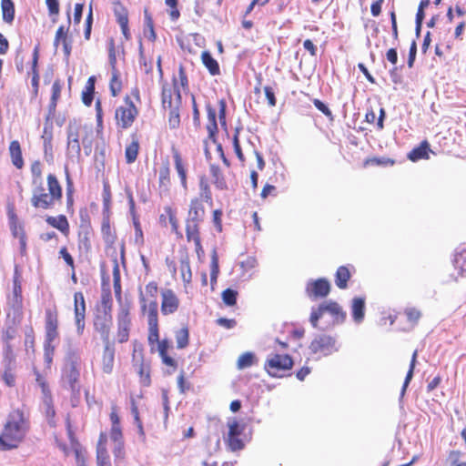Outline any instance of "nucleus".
I'll return each instance as SVG.
<instances>
[{"label": "nucleus", "mask_w": 466, "mask_h": 466, "mask_svg": "<svg viewBox=\"0 0 466 466\" xmlns=\"http://www.w3.org/2000/svg\"><path fill=\"white\" fill-rule=\"evenodd\" d=\"M350 278V273L347 267L340 266L336 272L335 275V283L336 285L343 289L347 288V283Z\"/></svg>", "instance_id": "obj_35"}, {"label": "nucleus", "mask_w": 466, "mask_h": 466, "mask_svg": "<svg viewBox=\"0 0 466 466\" xmlns=\"http://www.w3.org/2000/svg\"><path fill=\"white\" fill-rule=\"evenodd\" d=\"M58 316L56 309L46 310V339L47 342H56L58 339Z\"/></svg>", "instance_id": "obj_14"}, {"label": "nucleus", "mask_w": 466, "mask_h": 466, "mask_svg": "<svg viewBox=\"0 0 466 466\" xmlns=\"http://www.w3.org/2000/svg\"><path fill=\"white\" fill-rule=\"evenodd\" d=\"M309 350L313 354L320 353L323 356H329L339 351V345L334 337L326 334H319L311 341Z\"/></svg>", "instance_id": "obj_5"}, {"label": "nucleus", "mask_w": 466, "mask_h": 466, "mask_svg": "<svg viewBox=\"0 0 466 466\" xmlns=\"http://www.w3.org/2000/svg\"><path fill=\"white\" fill-rule=\"evenodd\" d=\"M46 222L60 230L62 233H66L68 231L69 224L68 221L64 215H59L58 217H47Z\"/></svg>", "instance_id": "obj_34"}, {"label": "nucleus", "mask_w": 466, "mask_h": 466, "mask_svg": "<svg viewBox=\"0 0 466 466\" xmlns=\"http://www.w3.org/2000/svg\"><path fill=\"white\" fill-rule=\"evenodd\" d=\"M139 149L138 138L136 134L132 135V142L127 146L125 150V157L127 164L134 163L137 157Z\"/></svg>", "instance_id": "obj_29"}, {"label": "nucleus", "mask_w": 466, "mask_h": 466, "mask_svg": "<svg viewBox=\"0 0 466 466\" xmlns=\"http://www.w3.org/2000/svg\"><path fill=\"white\" fill-rule=\"evenodd\" d=\"M80 357L74 352L68 353L62 368L61 382L63 387L69 390L74 395L80 392Z\"/></svg>", "instance_id": "obj_3"}, {"label": "nucleus", "mask_w": 466, "mask_h": 466, "mask_svg": "<svg viewBox=\"0 0 466 466\" xmlns=\"http://www.w3.org/2000/svg\"><path fill=\"white\" fill-rule=\"evenodd\" d=\"M165 4L169 8L168 14L171 20H177L180 16V12L178 10V0H165Z\"/></svg>", "instance_id": "obj_46"}, {"label": "nucleus", "mask_w": 466, "mask_h": 466, "mask_svg": "<svg viewBox=\"0 0 466 466\" xmlns=\"http://www.w3.org/2000/svg\"><path fill=\"white\" fill-rule=\"evenodd\" d=\"M134 100L126 96L123 104L116 110L115 116H136L138 114L137 104L140 103L139 91L137 88L132 90Z\"/></svg>", "instance_id": "obj_9"}, {"label": "nucleus", "mask_w": 466, "mask_h": 466, "mask_svg": "<svg viewBox=\"0 0 466 466\" xmlns=\"http://www.w3.org/2000/svg\"><path fill=\"white\" fill-rule=\"evenodd\" d=\"M228 436H240L246 429V424L240 423L237 420H232L228 422Z\"/></svg>", "instance_id": "obj_42"}, {"label": "nucleus", "mask_w": 466, "mask_h": 466, "mask_svg": "<svg viewBox=\"0 0 466 466\" xmlns=\"http://www.w3.org/2000/svg\"><path fill=\"white\" fill-rule=\"evenodd\" d=\"M31 204L35 208H52L56 200L49 194L45 192L43 185L34 186L32 191Z\"/></svg>", "instance_id": "obj_11"}, {"label": "nucleus", "mask_w": 466, "mask_h": 466, "mask_svg": "<svg viewBox=\"0 0 466 466\" xmlns=\"http://www.w3.org/2000/svg\"><path fill=\"white\" fill-rule=\"evenodd\" d=\"M208 116H225L226 102L223 99H215L207 105Z\"/></svg>", "instance_id": "obj_25"}, {"label": "nucleus", "mask_w": 466, "mask_h": 466, "mask_svg": "<svg viewBox=\"0 0 466 466\" xmlns=\"http://www.w3.org/2000/svg\"><path fill=\"white\" fill-rule=\"evenodd\" d=\"M219 273L218 267V257L217 251L214 249L211 254V262H210V283L212 289H214V285L217 283V279Z\"/></svg>", "instance_id": "obj_38"}, {"label": "nucleus", "mask_w": 466, "mask_h": 466, "mask_svg": "<svg viewBox=\"0 0 466 466\" xmlns=\"http://www.w3.org/2000/svg\"><path fill=\"white\" fill-rule=\"evenodd\" d=\"M417 354H418L417 350H415L412 354V358H411L410 364V369L407 372V375H406V378H405V380H404V383H403V386H402V389L400 391V398H402L404 396V394L406 392V389L413 377V370H414V368L416 365Z\"/></svg>", "instance_id": "obj_40"}, {"label": "nucleus", "mask_w": 466, "mask_h": 466, "mask_svg": "<svg viewBox=\"0 0 466 466\" xmlns=\"http://www.w3.org/2000/svg\"><path fill=\"white\" fill-rule=\"evenodd\" d=\"M110 439L116 443L123 441V435L120 426H112Z\"/></svg>", "instance_id": "obj_59"}, {"label": "nucleus", "mask_w": 466, "mask_h": 466, "mask_svg": "<svg viewBox=\"0 0 466 466\" xmlns=\"http://www.w3.org/2000/svg\"><path fill=\"white\" fill-rule=\"evenodd\" d=\"M238 292L231 289H227L222 292V300L227 306H234L237 302Z\"/></svg>", "instance_id": "obj_47"}, {"label": "nucleus", "mask_w": 466, "mask_h": 466, "mask_svg": "<svg viewBox=\"0 0 466 466\" xmlns=\"http://www.w3.org/2000/svg\"><path fill=\"white\" fill-rule=\"evenodd\" d=\"M255 355L251 352H246L239 356L238 360V368L243 370L253 365Z\"/></svg>", "instance_id": "obj_45"}, {"label": "nucleus", "mask_w": 466, "mask_h": 466, "mask_svg": "<svg viewBox=\"0 0 466 466\" xmlns=\"http://www.w3.org/2000/svg\"><path fill=\"white\" fill-rule=\"evenodd\" d=\"M113 11L116 20L121 28V32L125 40H130L131 33L128 26V11L127 7L119 0H117L114 2Z\"/></svg>", "instance_id": "obj_12"}, {"label": "nucleus", "mask_w": 466, "mask_h": 466, "mask_svg": "<svg viewBox=\"0 0 466 466\" xmlns=\"http://www.w3.org/2000/svg\"><path fill=\"white\" fill-rule=\"evenodd\" d=\"M32 184L33 186L43 185L42 181V165L39 161H35L31 165Z\"/></svg>", "instance_id": "obj_41"}, {"label": "nucleus", "mask_w": 466, "mask_h": 466, "mask_svg": "<svg viewBox=\"0 0 466 466\" xmlns=\"http://www.w3.org/2000/svg\"><path fill=\"white\" fill-rule=\"evenodd\" d=\"M405 314L411 322H416L420 318V312L416 309H407Z\"/></svg>", "instance_id": "obj_64"}, {"label": "nucleus", "mask_w": 466, "mask_h": 466, "mask_svg": "<svg viewBox=\"0 0 466 466\" xmlns=\"http://www.w3.org/2000/svg\"><path fill=\"white\" fill-rule=\"evenodd\" d=\"M416 54H417V45H416V42L413 41L410 46V50H409V57H408V66L409 68H411L413 67V65H414V61H415V58H416Z\"/></svg>", "instance_id": "obj_61"}, {"label": "nucleus", "mask_w": 466, "mask_h": 466, "mask_svg": "<svg viewBox=\"0 0 466 466\" xmlns=\"http://www.w3.org/2000/svg\"><path fill=\"white\" fill-rule=\"evenodd\" d=\"M105 349L102 358V369L105 373H111L114 367L115 350L109 342L105 343Z\"/></svg>", "instance_id": "obj_22"}, {"label": "nucleus", "mask_w": 466, "mask_h": 466, "mask_svg": "<svg viewBox=\"0 0 466 466\" xmlns=\"http://www.w3.org/2000/svg\"><path fill=\"white\" fill-rule=\"evenodd\" d=\"M188 329L187 328H182L176 333V340L177 349H184L188 344Z\"/></svg>", "instance_id": "obj_44"}, {"label": "nucleus", "mask_w": 466, "mask_h": 466, "mask_svg": "<svg viewBox=\"0 0 466 466\" xmlns=\"http://www.w3.org/2000/svg\"><path fill=\"white\" fill-rule=\"evenodd\" d=\"M131 412L134 416V419H135V422L138 428V432L141 436H144L145 433H144V429H143V425H142V422L140 420V418H139V413H138V409L135 403L134 400H132V405H131Z\"/></svg>", "instance_id": "obj_53"}, {"label": "nucleus", "mask_w": 466, "mask_h": 466, "mask_svg": "<svg viewBox=\"0 0 466 466\" xmlns=\"http://www.w3.org/2000/svg\"><path fill=\"white\" fill-rule=\"evenodd\" d=\"M430 147L427 141H423L419 147L413 148L409 154L408 158L413 162L420 159L429 158Z\"/></svg>", "instance_id": "obj_27"}, {"label": "nucleus", "mask_w": 466, "mask_h": 466, "mask_svg": "<svg viewBox=\"0 0 466 466\" xmlns=\"http://www.w3.org/2000/svg\"><path fill=\"white\" fill-rule=\"evenodd\" d=\"M67 31L68 27L66 28L64 25H60L56 32L54 39V46L56 47H57L60 43L62 44L66 57L70 56L72 50L71 42L67 36Z\"/></svg>", "instance_id": "obj_20"}, {"label": "nucleus", "mask_w": 466, "mask_h": 466, "mask_svg": "<svg viewBox=\"0 0 466 466\" xmlns=\"http://www.w3.org/2000/svg\"><path fill=\"white\" fill-rule=\"evenodd\" d=\"M293 366V360L289 355L276 354L268 358L265 369L272 377H280L279 372L289 370Z\"/></svg>", "instance_id": "obj_7"}, {"label": "nucleus", "mask_w": 466, "mask_h": 466, "mask_svg": "<svg viewBox=\"0 0 466 466\" xmlns=\"http://www.w3.org/2000/svg\"><path fill=\"white\" fill-rule=\"evenodd\" d=\"M82 132L87 134L88 132L92 133L93 130L91 127L88 129L86 126L78 127L76 125V120L75 119L73 123H70L68 127V141L72 139L74 140V138L79 140V137L81 136Z\"/></svg>", "instance_id": "obj_37"}, {"label": "nucleus", "mask_w": 466, "mask_h": 466, "mask_svg": "<svg viewBox=\"0 0 466 466\" xmlns=\"http://www.w3.org/2000/svg\"><path fill=\"white\" fill-rule=\"evenodd\" d=\"M330 291V284L326 279L309 280L306 286V293L309 298H324Z\"/></svg>", "instance_id": "obj_15"}, {"label": "nucleus", "mask_w": 466, "mask_h": 466, "mask_svg": "<svg viewBox=\"0 0 466 466\" xmlns=\"http://www.w3.org/2000/svg\"><path fill=\"white\" fill-rule=\"evenodd\" d=\"M200 57L202 64L205 66L211 76H218L220 74L219 65L218 61L212 56L209 51H203Z\"/></svg>", "instance_id": "obj_24"}, {"label": "nucleus", "mask_w": 466, "mask_h": 466, "mask_svg": "<svg viewBox=\"0 0 466 466\" xmlns=\"http://www.w3.org/2000/svg\"><path fill=\"white\" fill-rule=\"evenodd\" d=\"M187 241H193L196 248V252L198 256L204 253L203 248L201 246L200 237H199V231H195L192 233L188 232L186 233Z\"/></svg>", "instance_id": "obj_50"}, {"label": "nucleus", "mask_w": 466, "mask_h": 466, "mask_svg": "<svg viewBox=\"0 0 466 466\" xmlns=\"http://www.w3.org/2000/svg\"><path fill=\"white\" fill-rule=\"evenodd\" d=\"M351 314L353 320L360 324L363 321L365 316V299L364 298H354L351 305Z\"/></svg>", "instance_id": "obj_23"}, {"label": "nucleus", "mask_w": 466, "mask_h": 466, "mask_svg": "<svg viewBox=\"0 0 466 466\" xmlns=\"http://www.w3.org/2000/svg\"><path fill=\"white\" fill-rule=\"evenodd\" d=\"M157 285L156 282H149L145 289V294L143 290L139 289V302L141 304V309L145 311L147 308L149 309V302L157 301Z\"/></svg>", "instance_id": "obj_18"}, {"label": "nucleus", "mask_w": 466, "mask_h": 466, "mask_svg": "<svg viewBox=\"0 0 466 466\" xmlns=\"http://www.w3.org/2000/svg\"><path fill=\"white\" fill-rule=\"evenodd\" d=\"M205 208L201 199L193 198L189 205V210L186 221V233L199 231V224L203 221Z\"/></svg>", "instance_id": "obj_6"}, {"label": "nucleus", "mask_w": 466, "mask_h": 466, "mask_svg": "<svg viewBox=\"0 0 466 466\" xmlns=\"http://www.w3.org/2000/svg\"><path fill=\"white\" fill-rule=\"evenodd\" d=\"M179 306V300L173 290L165 289L162 291L161 312L164 315H169L177 311Z\"/></svg>", "instance_id": "obj_17"}, {"label": "nucleus", "mask_w": 466, "mask_h": 466, "mask_svg": "<svg viewBox=\"0 0 466 466\" xmlns=\"http://www.w3.org/2000/svg\"><path fill=\"white\" fill-rule=\"evenodd\" d=\"M29 430V422L24 413L14 410L7 418L2 434H0V449L3 451L17 448Z\"/></svg>", "instance_id": "obj_2"}, {"label": "nucleus", "mask_w": 466, "mask_h": 466, "mask_svg": "<svg viewBox=\"0 0 466 466\" xmlns=\"http://www.w3.org/2000/svg\"><path fill=\"white\" fill-rule=\"evenodd\" d=\"M216 119L217 118H209V122L207 126L208 138L212 140L214 144H217V133L218 130Z\"/></svg>", "instance_id": "obj_52"}, {"label": "nucleus", "mask_w": 466, "mask_h": 466, "mask_svg": "<svg viewBox=\"0 0 466 466\" xmlns=\"http://www.w3.org/2000/svg\"><path fill=\"white\" fill-rule=\"evenodd\" d=\"M169 167L167 165L164 166L159 170V182L161 186H167L170 182L169 178Z\"/></svg>", "instance_id": "obj_56"}, {"label": "nucleus", "mask_w": 466, "mask_h": 466, "mask_svg": "<svg viewBox=\"0 0 466 466\" xmlns=\"http://www.w3.org/2000/svg\"><path fill=\"white\" fill-rule=\"evenodd\" d=\"M92 23H93V14H92V9L90 8L89 13L86 19V28H85V33H84L85 38L86 40H89V38H90Z\"/></svg>", "instance_id": "obj_60"}, {"label": "nucleus", "mask_w": 466, "mask_h": 466, "mask_svg": "<svg viewBox=\"0 0 466 466\" xmlns=\"http://www.w3.org/2000/svg\"><path fill=\"white\" fill-rule=\"evenodd\" d=\"M1 11L3 20L7 24H12L15 19V5L12 0H1Z\"/></svg>", "instance_id": "obj_30"}, {"label": "nucleus", "mask_w": 466, "mask_h": 466, "mask_svg": "<svg viewBox=\"0 0 466 466\" xmlns=\"http://www.w3.org/2000/svg\"><path fill=\"white\" fill-rule=\"evenodd\" d=\"M95 329L100 333L101 338L105 343L109 342V335L112 326V314L110 309L106 307V311H99L96 316L94 322Z\"/></svg>", "instance_id": "obj_10"}, {"label": "nucleus", "mask_w": 466, "mask_h": 466, "mask_svg": "<svg viewBox=\"0 0 466 466\" xmlns=\"http://www.w3.org/2000/svg\"><path fill=\"white\" fill-rule=\"evenodd\" d=\"M47 187L48 194L52 196L56 201L60 200L62 198V187L55 175L49 174L47 176Z\"/></svg>", "instance_id": "obj_31"}, {"label": "nucleus", "mask_w": 466, "mask_h": 466, "mask_svg": "<svg viewBox=\"0 0 466 466\" xmlns=\"http://www.w3.org/2000/svg\"><path fill=\"white\" fill-rule=\"evenodd\" d=\"M122 87L123 85L120 78V72L119 70H114V72H111V78L109 81V90L112 96H117L121 93Z\"/></svg>", "instance_id": "obj_33"}, {"label": "nucleus", "mask_w": 466, "mask_h": 466, "mask_svg": "<svg viewBox=\"0 0 466 466\" xmlns=\"http://www.w3.org/2000/svg\"><path fill=\"white\" fill-rule=\"evenodd\" d=\"M329 313L334 318V322L342 323L346 319V313L335 301H325L318 308H312L309 321L314 328L318 327L319 319L324 313Z\"/></svg>", "instance_id": "obj_4"}, {"label": "nucleus", "mask_w": 466, "mask_h": 466, "mask_svg": "<svg viewBox=\"0 0 466 466\" xmlns=\"http://www.w3.org/2000/svg\"><path fill=\"white\" fill-rule=\"evenodd\" d=\"M97 466H111L106 449L100 448L96 454Z\"/></svg>", "instance_id": "obj_51"}, {"label": "nucleus", "mask_w": 466, "mask_h": 466, "mask_svg": "<svg viewBox=\"0 0 466 466\" xmlns=\"http://www.w3.org/2000/svg\"><path fill=\"white\" fill-rule=\"evenodd\" d=\"M181 274L182 279L185 283H189L192 279V272L190 269L189 262L182 261L181 262Z\"/></svg>", "instance_id": "obj_54"}, {"label": "nucleus", "mask_w": 466, "mask_h": 466, "mask_svg": "<svg viewBox=\"0 0 466 466\" xmlns=\"http://www.w3.org/2000/svg\"><path fill=\"white\" fill-rule=\"evenodd\" d=\"M157 312L158 304L155 301H150L147 313L148 341L150 344L159 341Z\"/></svg>", "instance_id": "obj_13"}, {"label": "nucleus", "mask_w": 466, "mask_h": 466, "mask_svg": "<svg viewBox=\"0 0 466 466\" xmlns=\"http://www.w3.org/2000/svg\"><path fill=\"white\" fill-rule=\"evenodd\" d=\"M233 146L236 152L237 157L240 161H244V155L242 153L239 141H238V127H236V134L233 139Z\"/></svg>", "instance_id": "obj_58"}, {"label": "nucleus", "mask_w": 466, "mask_h": 466, "mask_svg": "<svg viewBox=\"0 0 466 466\" xmlns=\"http://www.w3.org/2000/svg\"><path fill=\"white\" fill-rule=\"evenodd\" d=\"M67 154L69 157H79L81 154V147L79 144V140L74 138V140L67 141Z\"/></svg>", "instance_id": "obj_48"}, {"label": "nucleus", "mask_w": 466, "mask_h": 466, "mask_svg": "<svg viewBox=\"0 0 466 466\" xmlns=\"http://www.w3.org/2000/svg\"><path fill=\"white\" fill-rule=\"evenodd\" d=\"M133 224L135 228V240L137 243H143V231L139 223V220L137 216H134L133 218Z\"/></svg>", "instance_id": "obj_55"}, {"label": "nucleus", "mask_w": 466, "mask_h": 466, "mask_svg": "<svg viewBox=\"0 0 466 466\" xmlns=\"http://www.w3.org/2000/svg\"><path fill=\"white\" fill-rule=\"evenodd\" d=\"M264 93H265V96L268 100V106H275L276 103H277V99L275 96L274 89L271 86H267L264 87Z\"/></svg>", "instance_id": "obj_57"}, {"label": "nucleus", "mask_w": 466, "mask_h": 466, "mask_svg": "<svg viewBox=\"0 0 466 466\" xmlns=\"http://www.w3.org/2000/svg\"><path fill=\"white\" fill-rule=\"evenodd\" d=\"M62 86H63V84H62L61 80H59V79L55 80L52 85V95H51V99H50V102L48 105V115L49 116L55 115V113H56V107L57 101L61 96Z\"/></svg>", "instance_id": "obj_26"}, {"label": "nucleus", "mask_w": 466, "mask_h": 466, "mask_svg": "<svg viewBox=\"0 0 466 466\" xmlns=\"http://www.w3.org/2000/svg\"><path fill=\"white\" fill-rule=\"evenodd\" d=\"M130 325V303L121 304L117 313V340L119 343L128 340Z\"/></svg>", "instance_id": "obj_8"}, {"label": "nucleus", "mask_w": 466, "mask_h": 466, "mask_svg": "<svg viewBox=\"0 0 466 466\" xmlns=\"http://www.w3.org/2000/svg\"><path fill=\"white\" fill-rule=\"evenodd\" d=\"M96 82V77L95 76H89L82 90L81 99L83 104L86 106H90L94 101Z\"/></svg>", "instance_id": "obj_21"}, {"label": "nucleus", "mask_w": 466, "mask_h": 466, "mask_svg": "<svg viewBox=\"0 0 466 466\" xmlns=\"http://www.w3.org/2000/svg\"><path fill=\"white\" fill-rule=\"evenodd\" d=\"M144 18H145V25L149 31L148 38L152 41H155L157 35H156L155 29H154V21H153V18H152L150 13L147 11V9L144 10Z\"/></svg>", "instance_id": "obj_49"}, {"label": "nucleus", "mask_w": 466, "mask_h": 466, "mask_svg": "<svg viewBox=\"0 0 466 466\" xmlns=\"http://www.w3.org/2000/svg\"><path fill=\"white\" fill-rule=\"evenodd\" d=\"M75 320L77 333L80 335L85 329L86 302L82 292H76L75 296Z\"/></svg>", "instance_id": "obj_16"}, {"label": "nucleus", "mask_w": 466, "mask_h": 466, "mask_svg": "<svg viewBox=\"0 0 466 466\" xmlns=\"http://www.w3.org/2000/svg\"><path fill=\"white\" fill-rule=\"evenodd\" d=\"M172 87L163 86L162 88V106L165 114L168 116H179V107L181 106V92L189 91V83L185 66H178L177 75L172 76Z\"/></svg>", "instance_id": "obj_1"}, {"label": "nucleus", "mask_w": 466, "mask_h": 466, "mask_svg": "<svg viewBox=\"0 0 466 466\" xmlns=\"http://www.w3.org/2000/svg\"><path fill=\"white\" fill-rule=\"evenodd\" d=\"M49 15H58L59 2L58 0H46Z\"/></svg>", "instance_id": "obj_62"}, {"label": "nucleus", "mask_w": 466, "mask_h": 466, "mask_svg": "<svg viewBox=\"0 0 466 466\" xmlns=\"http://www.w3.org/2000/svg\"><path fill=\"white\" fill-rule=\"evenodd\" d=\"M116 460H122L124 458V443L123 441L116 442L113 450Z\"/></svg>", "instance_id": "obj_63"}, {"label": "nucleus", "mask_w": 466, "mask_h": 466, "mask_svg": "<svg viewBox=\"0 0 466 466\" xmlns=\"http://www.w3.org/2000/svg\"><path fill=\"white\" fill-rule=\"evenodd\" d=\"M210 174L213 178V183L218 189H226L227 188V183L224 179V177L222 175V172L219 168V167L216 165L210 166Z\"/></svg>", "instance_id": "obj_36"}, {"label": "nucleus", "mask_w": 466, "mask_h": 466, "mask_svg": "<svg viewBox=\"0 0 466 466\" xmlns=\"http://www.w3.org/2000/svg\"><path fill=\"white\" fill-rule=\"evenodd\" d=\"M172 153H173V158H174V162H175V168L180 177L181 184H182L183 187L186 188L187 187V170L183 164L182 157H181L179 152L175 148L172 149Z\"/></svg>", "instance_id": "obj_28"}, {"label": "nucleus", "mask_w": 466, "mask_h": 466, "mask_svg": "<svg viewBox=\"0 0 466 466\" xmlns=\"http://www.w3.org/2000/svg\"><path fill=\"white\" fill-rule=\"evenodd\" d=\"M38 59H39V46H35L34 48V51H33L31 69H30V72H28V74L32 76L31 85L33 87V93L35 96L38 93L39 80H40L39 71H38Z\"/></svg>", "instance_id": "obj_19"}, {"label": "nucleus", "mask_w": 466, "mask_h": 466, "mask_svg": "<svg viewBox=\"0 0 466 466\" xmlns=\"http://www.w3.org/2000/svg\"><path fill=\"white\" fill-rule=\"evenodd\" d=\"M225 441L231 451H238L243 450L245 447V444L239 436H228L225 439Z\"/></svg>", "instance_id": "obj_43"}, {"label": "nucleus", "mask_w": 466, "mask_h": 466, "mask_svg": "<svg viewBox=\"0 0 466 466\" xmlns=\"http://www.w3.org/2000/svg\"><path fill=\"white\" fill-rule=\"evenodd\" d=\"M453 264L456 269L462 275L466 272V249L456 252L453 259Z\"/></svg>", "instance_id": "obj_39"}, {"label": "nucleus", "mask_w": 466, "mask_h": 466, "mask_svg": "<svg viewBox=\"0 0 466 466\" xmlns=\"http://www.w3.org/2000/svg\"><path fill=\"white\" fill-rule=\"evenodd\" d=\"M9 151L14 166L17 168H22L24 166V160L19 142L16 140L12 141L10 143Z\"/></svg>", "instance_id": "obj_32"}]
</instances>
